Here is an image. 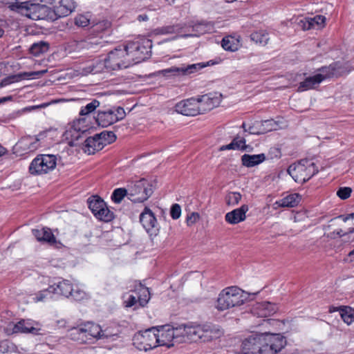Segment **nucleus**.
I'll use <instances>...</instances> for the list:
<instances>
[{
  "mask_svg": "<svg viewBox=\"0 0 354 354\" xmlns=\"http://www.w3.org/2000/svg\"><path fill=\"white\" fill-rule=\"evenodd\" d=\"M131 65L130 59L127 55L125 46H119L111 51L104 60H97L83 69L84 74H96L103 71L104 68L107 71H115L122 68H127Z\"/></svg>",
  "mask_w": 354,
  "mask_h": 354,
  "instance_id": "nucleus-1",
  "label": "nucleus"
},
{
  "mask_svg": "<svg viewBox=\"0 0 354 354\" xmlns=\"http://www.w3.org/2000/svg\"><path fill=\"white\" fill-rule=\"evenodd\" d=\"M9 4V8L20 15L32 20H47L48 19V6L32 3L26 0H1Z\"/></svg>",
  "mask_w": 354,
  "mask_h": 354,
  "instance_id": "nucleus-2",
  "label": "nucleus"
},
{
  "mask_svg": "<svg viewBox=\"0 0 354 354\" xmlns=\"http://www.w3.org/2000/svg\"><path fill=\"white\" fill-rule=\"evenodd\" d=\"M246 299L243 290L236 286H230L219 293L215 307L219 311H224L243 305Z\"/></svg>",
  "mask_w": 354,
  "mask_h": 354,
  "instance_id": "nucleus-3",
  "label": "nucleus"
},
{
  "mask_svg": "<svg viewBox=\"0 0 354 354\" xmlns=\"http://www.w3.org/2000/svg\"><path fill=\"white\" fill-rule=\"evenodd\" d=\"M151 47V40L146 38L127 43L125 48L131 65L140 63L147 59L150 56Z\"/></svg>",
  "mask_w": 354,
  "mask_h": 354,
  "instance_id": "nucleus-4",
  "label": "nucleus"
},
{
  "mask_svg": "<svg viewBox=\"0 0 354 354\" xmlns=\"http://www.w3.org/2000/svg\"><path fill=\"white\" fill-rule=\"evenodd\" d=\"M339 63H334L328 66L322 67L319 69V73L306 77L303 82L299 83L298 91L300 92L314 88L326 78L341 75Z\"/></svg>",
  "mask_w": 354,
  "mask_h": 354,
  "instance_id": "nucleus-5",
  "label": "nucleus"
},
{
  "mask_svg": "<svg viewBox=\"0 0 354 354\" xmlns=\"http://www.w3.org/2000/svg\"><path fill=\"white\" fill-rule=\"evenodd\" d=\"M288 173L295 182L304 183L318 173V167L313 162L303 159L297 164L290 165Z\"/></svg>",
  "mask_w": 354,
  "mask_h": 354,
  "instance_id": "nucleus-6",
  "label": "nucleus"
},
{
  "mask_svg": "<svg viewBox=\"0 0 354 354\" xmlns=\"http://www.w3.org/2000/svg\"><path fill=\"white\" fill-rule=\"evenodd\" d=\"M129 191V199L133 203H143L147 201L152 194V186L149 181L145 178L127 185Z\"/></svg>",
  "mask_w": 354,
  "mask_h": 354,
  "instance_id": "nucleus-7",
  "label": "nucleus"
},
{
  "mask_svg": "<svg viewBox=\"0 0 354 354\" xmlns=\"http://www.w3.org/2000/svg\"><path fill=\"white\" fill-rule=\"evenodd\" d=\"M158 346H165L167 348L181 343L179 326L174 328L170 325L160 326L156 329Z\"/></svg>",
  "mask_w": 354,
  "mask_h": 354,
  "instance_id": "nucleus-8",
  "label": "nucleus"
},
{
  "mask_svg": "<svg viewBox=\"0 0 354 354\" xmlns=\"http://www.w3.org/2000/svg\"><path fill=\"white\" fill-rule=\"evenodd\" d=\"M57 165V157L53 154H40L33 159L29 167L31 174H46L53 170Z\"/></svg>",
  "mask_w": 354,
  "mask_h": 354,
  "instance_id": "nucleus-9",
  "label": "nucleus"
},
{
  "mask_svg": "<svg viewBox=\"0 0 354 354\" xmlns=\"http://www.w3.org/2000/svg\"><path fill=\"white\" fill-rule=\"evenodd\" d=\"M286 344L285 337L279 333H263L261 354H277Z\"/></svg>",
  "mask_w": 354,
  "mask_h": 354,
  "instance_id": "nucleus-10",
  "label": "nucleus"
},
{
  "mask_svg": "<svg viewBox=\"0 0 354 354\" xmlns=\"http://www.w3.org/2000/svg\"><path fill=\"white\" fill-rule=\"evenodd\" d=\"M133 344L140 351H147L157 347L156 328H152L136 333L133 336Z\"/></svg>",
  "mask_w": 354,
  "mask_h": 354,
  "instance_id": "nucleus-11",
  "label": "nucleus"
},
{
  "mask_svg": "<svg viewBox=\"0 0 354 354\" xmlns=\"http://www.w3.org/2000/svg\"><path fill=\"white\" fill-rule=\"evenodd\" d=\"M75 9L73 0H55L52 8L48 6L49 21H55L59 18L66 17Z\"/></svg>",
  "mask_w": 354,
  "mask_h": 354,
  "instance_id": "nucleus-12",
  "label": "nucleus"
},
{
  "mask_svg": "<svg viewBox=\"0 0 354 354\" xmlns=\"http://www.w3.org/2000/svg\"><path fill=\"white\" fill-rule=\"evenodd\" d=\"M209 65V62H201L196 64H192L188 65H182L180 67L172 66L168 68L157 71V75H162L165 77H171L176 75H188L192 73H197L202 68Z\"/></svg>",
  "mask_w": 354,
  "mask_h": 354,
  "instance_id": "nucleus-13",
  "label": "nucleus"
},
{
  "mask_svg": "<svg viewBox=\"0 0 354 354\" xmlns=\"http://www.w3.org/2000/svg\"><path fill=\"white\" fill-rule=\"evenodd\" d=\"M100 104L98 100H93L86 106L82 107L80 111V115L82 118L76 119L73 122V129L75 133H84L90 129V125L86 123V116L94 111L100 106Z\"/></svg>",
  "mask_w": 354,
  "mask_h": 354,
  "instance_id": "nucleus-14",
  "label": "nucleus"
},
{
  "mask_svg": "<svg viewBox=\"0 0 354 354\" xmlns=\"http://www.w3.org/2000/svg\"><path fill=\"white\" fill-rule=\"evenodd\" d=\"M140 222L150 236H156L160 230L159 224L152 211L145 207L140 215Z\"/></svg>",
  "mask_w": 354,
  "mask_h": 354,
  "instance_id": "nucleus-15",
  "label": "nucleus"
},
{
  "mask_svg": "<svg viewBox=\"0 0 354 354\" xmlns=\"http://www.w3.org/2000/svg\"><path fill=\"white\" fill-rule=\"evenodd\" d=\"M177 113L187 116L201 114L197 98L191 97L178 102L175 106Z\"/></svg>",
  "mask_w": 354,
  "mask_h": 354,
  "instance_id": "nucleus-16",
  "label": "nucleus"
},
{
  "mask_svg": "<svg viewBox=\"0 0 354 354\" xmlns=\"http://www.w3.org/2000/svg\"><path fill=\"white\" fill-rule=\"evenodd\" d=\"M67 335L71 339L80 344L93 343L90 336L86 323L80 324L77 327L71 328L68 330Z\"/></svg>",
  "mask_w": 354,
  "mask_h": 354,
  "instance_id": "nucleus-17",
  "label": "nucleus"
},
{
  "mask_svg": "<svg viewBox=\"0 0 354 354\" xmlns=\"http://www.w3.org/2000/svg\"><path fill=\"white\" fill-rule=\"evenodd\" d=\"M69 46L71 50L80 53L85 50L95 51L101 47L102 45L100 39L88 37L85 39L73 41Z\"/></svg>",
  "mask_w": 354,
  "mask_h": 354,
  "instance_id": "nucleus-18",
  "label": "nucleus"
},
{
  "mask_svg": "<svg viewBox=\"0 0 354 354\" xmlns=\"http://www.w3.org/2000/svg\"><path fill=\"white\" fill-rule=\"evenodd\" d=\"M263 333L252 334L242 343L243 350L248 354H261Z\"/></svg>",
  "mask_w": 354,
  "mask_h": 354,
  "instance_id": "nucleus-19",
  "label": "nucleus"
},
{
  "mask_svg": "<svg viewBox=\"0 0 354 354\" xmlns=\"http://www.w3.org/2000/svg\"><path fill=\"white\" fill-rule=\"evenodd\" d=\"M221 94L209 93L197 97L201 114L213 109L221 102Z\"/></svg>",
  "mask_w": 354,
  "mask_h": 354,
  "instance_id": "nucleus-20",
  "label": "nucleus"
},
{
  "mask_svg": "<svg viewBox=\"0 0 354 354\" xmlns=\"http://www.w3.org/2000/svg\"><path fill=\"white\" fill-rule=\"evenodd\" d=\"M201 341L204 342L218 339L223 334V330L219 326L212 324L201 325Z\"/></svg>",
  "mask_w": 354,
  "mask_h": 354,
  "instance_id": "nucleus-21",
  "label": "nucleus"
},
{
  "mask_svg": "<svg viewBox=\"0 0 354 354\" xmlns=\"http://www.w3.org/2000/svg\"><path fill=\"white\" fill-rule=\"evenodd\" d=\"M41 328L39 324L34 322L30 319H21L17 324H13L12 328V333H31L33 335L40 334Z\"/></svg>",
  "mask_w": 354,
  "mask_h": 354,
  "instance_id": "nucleus-22",
  "label": "nucleus"
},
{
  "mask_svg": "<svg viewBox=\"0 0 354 354\" xmlns=\"http://www.w3.org/2000/svg\"><path fill=\"white\" fill-rule=\"evenodd\" d=\"M179 330L181 342L201 340V325H181L179 326Z\"/></svg>",
  "mask_w": 354,
  "mask_h": 354,
  "instance_id": "nucleus-23",
  "label": "nucleus"
},
{
  "mask_svg": "<svg viewBox=\"0 0 354 354\" xmlns=\"http://www.w3.org/2000/svg\"><path fill=\"white\" fill-rule=\"evenodd\" d=\"M47 70H42L34 72H24L16 75H10L3 78L0 83L1 87H4L15 82H18L24 79H31L33 76H41L45 74Z\"/></svg>",
  "mask_w": 354,
  "mask_h": 354,
  "instance_id": "nucleus-24",
  "label": "nucleus"
},
{
  "mask_svg": "<svg viewBox=\"0 0 354 354\" xmlns=\"http://www.w3.org/2000/svg\"><path fill=\"white\" fill-rule=\"evenodd\" d=\"M248 205H243L240 207L227 212L225 216V219L227 223L231 225L239 223L245 220V214L248 212Z\"/></svg>",
  "mask_w": 354,
  "mask_h": 354,
  "instance_id": "nucleus-25",
  "label": "nucleus"
},
{
  "mask_svg": "<svg viewBox=\"0 0 354 354\" xmlns=\"http://www.w3.org/2000/svg\"><path fill=\"white\" fill-rule=\"evenodd\" d=\"M102 142L99 134H95L94 136L86 139L83 150L89 155L94 154L96 151H100L104 147Z\"/></svg>",
  "mask_w": 354,
  "mask_h": 354,
  "instance_id": "nucleus-26",
  "label": "nucleus"
},
{
  "mask_svg": "<svg viewBox=\"0 0 354 354\" xmlns=\"http://www.w3.org/2000/svg\"><path fill=\"white\" fill-rule=\"evenodd\" d=\"M189 27L192 28L193 33L185 35V37H199L201 35L212 32L214 29L212 23L205 21L191 24Z\"/></svg>",
  "mask_w": 354,
  "mask_h": 354,
  "instance_id": "nucleus-27",
  "label": "nucleus"
},
{
  "mask_svg": "<svg viewBox=\"0 0 354 354\" xmlns=\"http://www.w3.org/2000/svg\"><path fill=\"white\" fill-rule=\"evenodd\" d=\"M51 291L53 295H62L66 297H69L72 290H73V286L67 279H63L57 283L50 285Z\"/></svg>",
  "mask_w": 354,
  "mask_h": 354,
  "instance_id": "nucleus-28",
  "label": "nucleus"
},
{
  "mask_svg": "<svg viewBox=\"0 0 354 354\" xmlns=\"http://www.w3.org/2000/svg\"><path fill=\"white\" fill-rule=\"evenodd\" d=\"M32 234L38 241L47 243L50 245L56 243V238L48 227L32 230Z\"/></svg>",
  "mask_w": 354,
  "mask_h": 354,
  "instance_id": "nucleus-29",
  "label": "nucleus"
},
{
  "mask_svg": "<svg viewBox=\"0 0 354 354\" xmlns=\"http://www.w3.org/2000/svg\"><path fill=\"white\" fill-rule=\"evenodd\" d=\"M95 120L98 125L102 127H109L117 122V118L115 117L114 111L112 109L99 111Z\"/></svg>",
  "mask_w": 354,
  "mask_h": 354,
  "instance_id": "nucleus-30",
  "label": "nucleus"
},
{
  "mask_svg": "<svg viewBox=\"0 0 354 354\" xmlns=\"http://www.w3.org/2000/svg\"><path fill=\"white\" fill-rule=\"evenodd\" d=\"M241 46V37L239 35H227L224 37L221 41V46L227 51L235 52Z\"/></svg>",
  "mask_w": 354,
  "mask_h": 354,
  "instance_id": "nucleus-31",
  "label": "nucleus"
},
{
  "mask_svg": "<svg viewBox=\"0 0 354 354\" xmlns=\"http://www.w3.org/2000/svg\"><path fill=\"white\" fill-rule=\"evenodd\" d=\"M133 292L137 295L140 306L144 307L147 304L150 299V292L148 288L139 283L135 285Z\"/></svg>",
  "mask_w": 354,
  "mask_h": 354,
  "instance_id": "nucleus-32",
  "label": "nucleus"
},
{
  "mask_svg": "<svg viewBox=\"0 0 354 354\" xmlns=\"http://www.w3.org/2000/svg\"><path fill=\"white\" fill-rule=\"evenodd\" d=\"M266 159L264 153L255 155L244 154L241 156V162L246 167H253L262 163Z\"/></svg>",
  "mask_w": 354,
  "mask_h": 354,
  "instance_id": "nucleus-33",
  "label": "nucleus"
},
{
  "mask_svg": "<svg viewBox=\"0 0 354 354\" xmlns=\"http://www.w3.org/2000/svg\"><path fill=\"white\" fill-rule=\"evenodd\" d=\"M301 201V196L299 194H291L282 199L277 201L275 204L281 207H295L298 205Z\"/></svg>",
  "mask_w": 354,
  "mask_h": 354,
  "instance_id": "nucleus-34",
  "label": "nucleus"
},
{
  "mask_svg": "<svg viewBox=\"0 0 354 354\" xmlns=\"http://www.w3.org/2000/svg\"><path fill=\"white\" fill-rule=\"evenodd\" d=\"M339 310L343 321L348 325L351 324L354 322V309L349 306H342L339 308H334L330 309V312Z\"/></svg>",
  "mask_w": 354,
  "mask_h": 354,
  "instance_id": "nucleus-35",
  "label": "nucleus"
},
{
  "mask_svg": "<svg viewBox=\"0 0 354 354\" xmlns=\"http://www.w3.org/2000/svg\"><path fill=\"white\" fill-rule=\"evenodd\" d=\"M39 136L35 137L27 136L21 139L19 142V145L24 147L26 150H34L38 147V142L39 141Z\"/></svg>",
  "mask_w": 354,
  "mask_h": 354,
  "instance_id": "nucleus-36",
  "label": "nucleus"
},
{
  "mask_svg": "<svg viewBox=\"0 0 354 354\" xmlns=\"http://www.w3.org/2000/svg\"><path fill=\"white\" fill-rule=\"evenodd\" d=\"M250 39L256 44L262 46H266L270 39L268 33L265 30H259L252 32L250 35Z\"/></svg>",
  "mask_w": 354,
  "mask_h": 354,
  "instance_id": "nucleus-37",
  "label": "nucleus"
},
{
  "mask_svg": "<svg viewBox=\"0 0 354 354\" xmlns=\"http://www.w3.org/2000/svg\"><path fill=\"white\" fill-rule=\"evenodd\" d=\"M88 205L93 215L98 209L104 206V201L98 196H92L87 200Z\"/></svg>",
  "mask_w": 354,
  "mask_h": 354,
  "instance_id": "nucleus-38",
  "label": "nucleus"
},
{
  "mask_svg": "<svg viewBox=\"0 0 354 354\" xmlns=\"http://www.w3.org/2000/svg\"><path fill=\"white\" fill-rule=\"evenodd\" d=\"M94 216L97 219L104 222L111 221L114 218L113 213L108 209L106 203H104V206H102V208L98 209L97 212L95 213Z\"/></svg>",
  "mask_w": 354,
  "mask_h": 354,
  "instance_id": "nucleus-39",
  "label": "nucleus"
},
{
  "mask_svg": "<svg viewBox=\"0 0 354 354\" xmlns=\"http://www.w3.org/2000/svg\"><path fill=\"white\" fill-rule=\"evenodd\" d=\"M230 148L232 150H242L247 151L248 148L251 147L245 145V139L240 136H236L232 141L230 143Z\"/></svg>",
  "mask_w": 354,
  "mask_h": 354,
  "instance_id": "nucleus-40",
  "label": "nucleus"
},
{
  "mask_svg": "<svg viewBox=\"0 0 354 354\" xmlns=\"http://www.w3.org/2000/svg\"><path fill=\"white\" fill-rule=\"evenodd\" d=\"M48 50V44L44 41L33 44L30 48V53L34 56H39Z\"/></svg>",
  "mask_w": 354,
  "mask_h": 354,
  "instance_id": "nucleus-41",
  "label": "nucleus"
},
{
  "mask_svg": "<svg viewBox=\"0 0 354 354\" xmlns=\"http://www.w3.org/2000/svg\"><path fill=\"white\" fill-rule=\"evenodd\" d=\"M86 325L93 342L94 343L95 341L100 339L101 326L93 322H86Z\"/></svg>",
  "mask_w": 354,
  "mask_h": 354,
  "instance_id": "nucleus-42",
  "label": "nucleus"
},
{
  "mask_svg": "<svg viewBox=\"0 0 354 354\" xmlns=\"http://www.w3.org/2000/svg\"><path fill=\"white\" fill-rule=\"evenodd\" d=\"M125 196H127L129 198L128 187L117 188L114 189L111 194V200L113 203L120 204Z\"/></svg>",
  "mask_w": 354,
  "mask_h": 354,
  "instance_id": "nucleus-43",
  "label": "nucleus"
},
{
  "mask_svg": "<svg viewBox=\"0 0 354 354\" xmlns=\"http://www.w3.org/2000/svg\"><path fill=\"white\" fill-rule=\"evenodd\" d=\"M257 308L262 310L261 313H259V316L261 317H267L275 311L273 305L266 301L259 304Z\"/></svg>",
  "mask_w": 354,
  "mask_h": 354,
  "instance_id": "nucleus-44",
  "label": "nucleus"
},
{
  "mask_svg": "<svg viewBox=\"0 0 354 354\" xmlns=\"http://www.w3.org/2000/svg\"><path fill=\"white\" fill-rule=\"evenodd\" d=\"M241 199V195L239 192H230L225 198L226 203L231 206L238 205Z\"/></svg>",
  "mask_w": 354,
  "mask_h": 354,
  "instance_id": "nucleus-45",
  "label": "nucleus"
},
{
  "mask_svg": "<svg viewBox=\"0 0 354 354\" xmlns=\"http://www.w3.org/2000/svg\"><path fill=\"white\" fill-rule=\"evenodd\" d=\"M98 134L102 139L104 147L113 142L116 139L115 135L112 131H102Z\"/></svg>",
  "mask_w": 354,
  "mask_h": 354,
  "instance_id": "nucleus-46",
  "label": "nucleus"
},
{
  "mask_svg": "<svg viewBox=\"0 0 354 354\" xmlns=\"http://www.w3.org/2000/svg\"><path fill=\"white\" fill-rule=\"evenodd\" d=\"M53 291H51L50 286L45 290L39 291L37 295L34 299L36 301H44L46 299L53 298Z\"/></svg>",
  "mask_w": 354,
  "mask_h": 354,
  "instance_id": "nucleus-47",
  "label": "nucleus"
},
{
  "mask_svg": "<svg viewBox=\"0 0 354 354\" xmlns=\"http://www.w3.org/2000/svg\"><path fill=\"white\" fill-rule=\"evenodd\" d=\"M313 25V28H320L324 26L326 17L322 15H316L313 17H308Z\"/></svg>",
  "mask_w": 354,
  "mask_h": 354,
  "instance_id": "nucleus-48",
  "label": "nucleus"
},
{
  "mask_svg": "<svg viewBox=\"0 0 354 354\" xmlns=\"http://www.w3.org/2000/svg\"><path fill=\"white\" fill-rule=\"evenodd\" d=\"M75 24L78 27H86L90 24V18L86 15H78L74 19Z\"/></svg>",
  "mask_w": 354,
  "mask_h": 354,
  "instance_id": "nucleus-49",
  "label": "nucleus"
},
{
  "mask_svg": "<svg viewBox=\"0 0 354 354\" xmlns=\"http://www.w3.org/2000/svg\"><path fill=\"white\" fill-rule=\"evenodd\" d=\"M70 297L75 301H82L86 297V293L79 288L76 287L75 288L73 287V290H72L71 294H70Z\"/></svg>",
  "mask_w": 354,
  "mask_h": 354,
  "instance_id": "nucleus-50",
  "label": "nucleus"
},
{
  "mask_svg": "<svg viewBox=\"0 0 354 354\" xmlns=\"http://www.w3.org/2000/svg\"><path fill=\"white\" fill-rule=\"evenodd\" d=\"M124 306L127 308H131L137 304L138 303V296L134 292L133 294L129 295L128 297L124 299Z\"/></svg>",
  "mask_w": 354,
  "mask_h": 354,
  "instance_id": "nucleus-51",
  "label": "nucleus"
},
{
  "mask_svg": "<svg viewBox=\"0 0 354 354\" xmlns=\"http://www.w3.org/2000/svg\"><path fill=\"white\" fill-rule=\"evenodd\" d=\"M352 192V189L348 187H340L337 192V195L342 200L348 198Z\"/></svg>",
  "mask_w": 354,
  "mask_h": 354,
  "instance_id": "nucleus-52",
  "label": "nucleus"
},
{
  "mask_svg": "<svg viewBox=\"0 0 354 354\" xmlns=\"http://www.w3.org/2000/svg\"><path fill=\"white\" fill-rule=\"evenodd\" d=\"M338 218L342 219L345 223L348 221H352V226L348 228V233L354 232V212L347 215H340L338 216Z\"/></svg>",
  "mask_w": 354,
  "mask_h": 354,
  "instance_id": "nucleus-53",
  "label": "nucleus"
},
{
  "mask_svg": "<svg viewBox=\"0 0 354 354\" xmlns=\"http://www.w3.org/2000/svg\"><path fill=\"white\" fill-rule=\"evenodd\" d=\"M171 216L173 219H178L181 215V207L180 205L176 203L171 207L170 211Z\"/></svg>",
  "mask_w": 354,
  "mask_h": 354,
  "instance_id": "nucleus-54",
  "label": "nucleus"
},
{
  "mask_svg": "<svg viewBox=\"0 0 354 354\" xmlns=\"http://www.w3.org/2000/svg\"><path fill=\"white\" fill-rule=\"evenodd\" d=\"M115 335L116 333H113L111 328H106L105 329L102 328V332H100V339H111Z\"/></svg>",
  "mask_w": 354,
  "mask_h": 354,
  "instance_id": "nucleus-55",
  "label": "nucleus"
},
{
  "mask_svg": "<svg viewBox=\"0 0 354 354\" xmlns=\"http://www.w3.org/2000/svg\"><path fill=\"white\" fill-rule=\"evenodd\" d=\"M200 218V215L197 212H192L187 216L186 223L187 225L190 226L196 223Z\"/></svg>",
  "mask_w": 354,
  "mask_h": 354,
  "instance_id": "nucleus-56",
  "label": "nucleus"
},
{
  "mask_svg": "<svg viewBox=\"0 0 354 354\" xmlns=\"http://www.w3.org/2000/svg\"><path fill=\"white\" fill-rule=\"evenodd\" d=\"M299 25L303 30H310L313 28V25L310 21L309 18H304L300 20Z\"/></svg>",
  "mask_w": 354,
  "mask_h": 354,
  "instance_id": "nucleus-57",
  "label": "nucleus"
},
{
  "mask_svg": "<svg viewBox=\"0 0 354 354\" xmlns=\"http://www.w3.org/2000/svg\"><path fill=\"white\" fill-rule=\"evenodd\" d=\"M180 28L179 25L169 26H166V27L163 28L162 32L166 33V34L175 33V32H178Z\"/></svg>",
  "mask_w": 354,
  "mask_h": 354,
  "instance_id": "nucleus-58",
  "label": "nucleus"
},
{
  "mask_svg": "<svg viewBox=\"0 0 354 354\" xmlns=\"http://www.w3.org/2000/svg\"><path fill=\"white\" fill-rule=\"evenodd\" d=\"M263 125L267 128V131H270L276 129L277 124L273 120H268L263 122Z\"/></svg>",
  "mask_w": 354,
  "mask_h": 354,
  "instance_id": "nucleus-59",
  "label": "nucleus"
},
{
  "mask_svg": "<svg viewBox=\"0 0 354 354\" xmlns=\"http://www.w3.org/2000/svg\"><path fill=\"white\" fill-rule=\"evenodd\" d=\"M115 117L117 118V122L122 120L125 116V111L123 108L118 107L116 109L113 110Z\"/></svg>",
  "mask_w": 354,
  "mask_h": 354,
  "instance_id": "nucleus-60",
  "label": "nucleus"
},
{
  "mask_svg": "<svg viewBox=\"0 0 354 354\" xmlns=\"http://www.w3.org/2000/svg\"><path fill=\"white\" fill-rule=\"evenodd\" d=\"M68 134L71 135L72 136V140L71 142H73V141H76L77 139L80 137V136H77V133L73 131V126L71 127V129L68 131Z\"/></svg>",
  "mask_w": 354,
  "mask_h": 354,
  "instance_id": "nucleus-61",
  "label": "nucleus"
},
{
  "mask_svg": "<svg viewBox=\"0 0 354 354\" xmlns=\"http://www.w3.org/2000/svg\"><path fill=\"white\" fill-rule=\"evenodd\" d=\"M137 19L140 22H141V21H147L149 19V17H148L147 15L142 14V15H139L138 16V17H137Z\"/></svg>",
  "mask_w": 354,
  "mask_h": 354,
  "instance_id": "nucleus-62",
  "label": "nucleus"
},
{
  "mask_svg": "<svg viewBox=\"0 0 354 354\" xmlns=\"http://www.w3.org/2000/svg\"><path fill=\"white\" fill-rule=\"evenodd\" d=\"M346 234V232H343L342 230L341 229L337 231V234L339 235V236H343Z\"/></svg>",
  "mask_w": 354,
  "mask_h": 354,
  "instance_id": "nucleus-63",
  "label": "nucleus"
},
{
  "mask_svg": "<svg viewBox=\"0 0 354 354\" xmlns=\"http://www.w3.org/2000/svg\"><path fill=\"white\" fill-rule=\"evenodd\" d=\"M348 257H351V260H354V249L348 253Z\"/></svg>",
  "mask_w": 354,
  "mask_h": 354,
  "instance_id": "nucleus-64",
  "label": "nucleus"
}]
</instances>
